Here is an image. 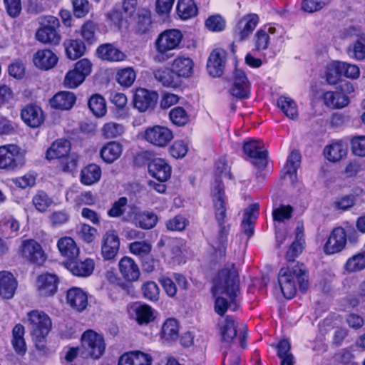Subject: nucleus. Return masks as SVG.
Here are the masks:
<instances>
[{"label": "nucleus", "instance_id": "69168bd1", "mask_svg": "<svg viewBox=\"0 0 365 365\" xmlns=\"http://www.w3.org/2000/svg\"><path fill=\"white\" fill-rule=\"evenodd\" d=\"M128 199L125 197H121L115 201L111 207L108 210V215L110 217H119L122 216L126 210Z\"/></svg>", "mask_w": 365, "mask_h": 365}, {"label": "nucleus", "instance_id": "9d476101", "mask_svg": "<svg viewBox=\"0 0 365 365\" xmlns=\"http://www.w3.org/2000/svg\"><path fill=\"white\" fill-rule=\"evenodd\" d=\"M59 26V21L57 18L52 16H48L46 19V24L36 31V39L43 43L58 44L61 36L57 29Z\"/></svg>", "mask_w": 365, "mask_h": 365}, {"label": "nucleus", "instance_id": "79ce46f5", "mask_svg": "<svg viewBox=\"0 0 365 365\" xmlns=\"http://www.w3.org/2000/svg\"><path fill=\"white\" fill-rule=\"evenodd\" d=\"M123 148L120 143L113 141L105 145L101 150L102 159L111 163L117 160L122 154Z\"/></svg>", "mask_w": 365, "mask_h": 365}, {"label": "nucleus", "instance_id": "8fccbe9b", "mask_svg": "<svg viewBox=\"0 0 365 365\" xmlns=\"http://www.w3.org/2000/svg\"><path fill=\"white\" fill-rule=\"evenodd\" d=\"M19 230V222L11 215H5L0 220V232L11 237Z\"/></svg>", "mask_w": 365, "mask_h": 365}, {"label": "nucleus", "instance_id": "f8f14e48", "mask_svg": "<svg viewBox=\"0 0 365 365\" xmlns=\"http://www.w3.org/2000/svg\"><path fill=\"white\" fill-rule=\"evenodd\" d=\"M24 154L21 148L16 145H7L0 147V169H14L21 163Z\"/></svg>", "mask_w": 365, "mask_h": 365}, {"label": "nucleus", "instance_id": "e433bc0d", "mask_svg": "<svg viewBox=\"0 0 365 365\" xmlns=\"http://www.w3.org/2000/svg\"><path fill=\"white\" fill-rule=\"evenodd\" d=\"M66 198L68 201L71 200L78 207L83 205H93L96 203V197L91 192H78L75 188H71L67 191Z\"/></svg>", "mask_w": 365, "mask_h": 365}, {"label": "nucleus", "instance_id": "37998d69", "mask_svg": "<svg viewBox=\"0 0 365 365\" xmlns=\"http://www.w3.org/2000/svg\"><path fill=\"white\" fill-rule=\"evenodd\" d=\"M179 335V324L174 318L167 319L163 324L160 336L166 341H174Z\"/></svg>", "mask_w": 365, "mask_h": 365}, {"label": "nucleus", "instance_id": "6e6d98bb", "mask_svg": "<svg viewBox=\"0 0 365 365\" xmlns=\"http://www.w3.org/2000/svg\"><path fill=\"white\" fill-rule=\"evenodd\" d=\"M153 76L156 81L166 87H173L175 86L172 71L168 68L163 67L153 71Z\"/></svg>", "mask_w": 365, "mask_h": 365}, {"label": "nucleus", "instance_id": "393cba45", "mask_svg": "<svg viewBox=\"0 0 365 365\" xmlns=\"http://www.w3.org/2000/svg\"><path fill=\"white\" fill-rule=\"evenodd\" d=\"M21 117L23 121L31 128L39 127L44 121L41 108L37 106L29 105L22 109Z\"/></svg>", "mask_w": 365, "mask_h": 365}, {"label": "nucleus", "instance_id": "2eb2a0df", "mask_svg": "<svg viewBox=\"0 0 365 365\" xmlns=\"http://www.w3.org/2000/svg\"><path fill=\"white\" fill-rule=\"evenodd\" d=\"M347 235L345 230L341 227L334 228L330 233L324 246L326 255H334L341 252L346 247Z\"/></svg>", "mask_w": 365, "mask_h": 365}, {"label": "nucleus", "instance_id": "4c0bfd02", "mask_svg": "<svg viewBox=\"0 0 365 365\" xmlns=\"http://www.w3.org/2000/svg\"><path fill=\"white\" fill-rule=\"evenodd\" d=\"M301 156L299 152L293 150L290 153L285 166L284 167V178H288L292 183L297 181V171L300 166Z\"/></svg>", "mask_w": 365, "mask_h": 365}, {"label": "nucleus", "instance_id": "774afa93", "mask_svg": "<svg viewBox=\"0 0 365 365\" xmlns=\"http://www.w3.org/2000/svg\"><path fill=\"white\" fill-rule=\"evenodd\" d=\"M352 153L360 157H365V135L354 136L351 140Z\"/></svg>", "mask_w": 365, "mask_h": 365}, {"label": "nucleus", "instance_id": "cd10ccee", "mask_svg": "<svg viewBox=\"0 0 365 365\" xmlns=\"http://www.w3.org/2000/svg\"><path fill=\"white\" fill-rule=\"evenodd\" d=\"M119 270L123 277L128 282H135L140 272L138 264L130 257H123L118 263Z\"/></svg>", "mask_w": 365, "mask_h": 365}, {"label": "nucleus", "instance_id": "473e14b6", "mask_svg": "<svg viewBox=\"0 0 365 365\" xmlns=\"http://www.w3.org/2000/svg\"><path fill=\"white\" fill-rule=\"evenodd\" d=\"M16 287L17 282L11 273L0 272V296L4 299H11Z\"/></svg>", "mask_w": 365, "mask_h": 365}, {"label": "nucleus", "instance_id": "a18cd8bd", "mask_svg": "<svg viewBox=\"0 0 365 365\" xmlns=\"http://www.w3.org/2000/svg\"><path fill=\"white\" fill-rule=\"evenodd\" d=\"M134 312L135 319L139 324H148L155 318L156 312L150 305L146 304L136 306Z\"/></svg>", "mask_w": 365, "mask_h": 365}, {"label": "nucleus", "instance_id": "6ab92c4d", "mask_svg": "<svg viewBox=\"0 0 365 365\" xmlns=\"http://www.w3.org/2000/svg\"><path fill=\"white\" fill-rule=\"evenodd\" d=\"M230 92L232 96L240 99L249 98L250 94V83L243 71L235 68L233 83Z\"/></svg>", "mask_w": 365, "mask_h": 365}, {"label": "nucleus", "instance_id": "bf43d9fd", "mask_svg": "<svg viewBox=\"0 0 365 365\" xmlns=\"http://www.w3.org/2000/svg\"><path fill=\"white\" fill-rule=\"evenodd\" d=\"M341 73L340 72L339 61H332L326 67L325 78L328 83L335 85L338 83Z\"/></svg>", "mask_w": 365, "mask_h": 365}, {"label": "nucleus", "instance_id": "de8ad7c7", "mask_svg": "<svg viewBox=\"0 0 365 365\" xmlns=\"http://www.w3.org/2000/svg\"><path fill=\"white\" fill-rule=\"evenodd\" d=\"M176 9L182 19H188L197 13V8L193 0H178Z\"/></svg>", "mask_w": 365, "mask_h": 365}, {"label": "nucleus", "instance_id": "39448f33", "mask_svg": "<svg viewBox=\"0 0 365 365\" xmlns=\"http://www.w3.org/2000/svg\"><path fill=\"white\" fill-rule=\"evenodd\" d=\"M26 322L33 339L36 343H41L51 329L50 317L43 312L33 310L27 314Z\"/></svg>", "mask_w": 365, "mask_h": 365}, {"label": "nucleus", "instance_id": "412c9836", "mask_svg": "<svg viewBox=\"0 0 365 365\" xmlns=\"http://www.w3.org/2000/svg\"><path fill=\"white\" fill-rule=\"evenodd\" d=\"M259 17L256 14H248L237 22L235 31L240 41L245 40L257 27Z\"/></svg>", "mask_w": 365, "mask_h": 365}, {"label": "nucleus", "instance_id": "423d86ee", "mask_svg": "<svg viewBox=\"0 0 365 365\" xmlns=\"http://www.w3.org/2000/svg\"><path fill=\"white\" fill-rule=\"evenodd\" d=\"M106 349L103 336L93 330L86 331L81 336L80 356L83 359H98Z\"/></svg>", "mask_w": 365, "mask_h": 365}, {"label": "nucleus", "instance_id": "13d9d810", "mask_svg": "<svg viewBox=\"0 0 365 365\" xmlns=\"http://www.w3.org/2000/svg\"><path fill=\"white\" fill-rule=\"evenodd\" d=\"M36 209L41 212H45L53 203V200L43 191H38L32 199Z\"/></svg>", "mask_w": 365, "mask_h": 365}, {"label": "nucleus", "instance_id": "4be33fe9", "mask_svg": "<svg viewBox=\"0 0 365 365\" xmlns=\"http://www.w3.org/2000/svg\"><path fill=\"white\" fill-rule=\"evenodd\" d=\"M194 62L186 55H179L172 62L173 73L180 78H189L193 73Z\"/></svg>", "mask_w": 365, "mask_h": 365}, {"label": "nucleus", "instance_id": "58836bf2", "mask_svg": "<svg viewBox=\"0 0 365 365\" xmlns=\"http://www.w3.org/2000/svg\"><path fill=\"white\" fill-rule=\"evenodd\" d=\"M101 178V169L96 164H90L82 169L80 179L82 184L92 185L98 182Z\"/></svg>", "mask_w": 365, "mask_h": 365}, {"label": "nucleus", "instance_id": "20e7f679", "mask_svg": "<svg viewBox=\"0 0 365 365\" xmlns=\"http://www.w3.org/2000/svg\"><path fill=\"white\" fill-rule=\"evenodd\" d=\"M182 38L178 29H167L160 33L154 42L153 61L156 63L167 61L172 56L171 51L179 48Z\"/></svg>", "mask_w": 365, "mask_h": 365}, {"label": "nucleus", "instance_id": "b1692460", "mask_svg": "<svg viewBox=\"0 0 365 365\" xmlns=\"http://www.w3.org/2000/svg\"><path fill=\"white\" fill-rule=\"evenodd\" d=\"M58 58L50 49L37 51L33 56L34 65L39 69L48 71L53 68L58 63Z\"/></svg>", "mask_w": 365, "mask_h": 365}, {"label": "nucleus", "instance_id": "dca6fc26", "mask_svg": "<svg viewBox=\"0 0 365 365\" xmlns=\"http://www.w3.org/2000/svg\"><path fill=\"white\" fill-rule=\"evenodd\" d=\"M158 99V95L156 92L140 88L136 89L134 94V107L140 112H145L155 107Z\"/></svg>", "mask_w": 365, "mask_h": 365}, {"label": "nucleus", "instance_id": "7ed1b4c3", "mask_svg": "<svg viewBox=\"0 0 365 365\" xmlns=\"http://www.w3.org/2000/svg\"><path fill=\"white\" fill-rule=\"evenodd\" d=\"M212 198L215 219L220 227V236L217 242H215L212 246L220 256L225 255L227 244V237L228 234L227 229L224 226L226 218V203L225 193L222 185L217 182L212 191Z\"/></svg>", "mask_w": 365, "mask_h": 365}, {"label": "nucleus", "instance_id": "aec40b11", "mask_svg": "<svg viewBox=\"0 0 365 365\" xmlns=\"http://www.w3.org/2000/svg\"><path fill=\"white\" fill-rule=\"evenodd\" d=\"M66 303L73 310L81 312L88 306V294L79 287H71L66 292Z\"/></svg>", "mask_w": 365, "mask_h": 365}, {"label": "nucleus", "instance_id": "f03ea898", "mask_svg": "<svg viewBox=\"0 0 365 365\" xmlns=\"http://www.w3.org/2000/svg\"><path fill=\"white\" fill-rule=\"evenodd\" d=\"M296 281L299 288L304 291L307 289L308 279L303 264L299 263L292 267H283L279 270L278 282L284 297L292 299L297 291Z\"/></svg>", "mask_w": 365, "mask_h": 365}, {"label": "nucleus", "instance_id": "f3484780", "mask_svg": "<svg viewBox=\"0 0 365 365\" xmlns=\"http://www.w3.org/2000/svg\"><path fill=\"white\" fill-rule=\"evenodd\" d=\"M227 62V52L222 48H217L210 53L207 68L209 74L213 77L222 75Z\"/></svg>", "mask_w": 365, "mask_h": 365}, {"label": "nucleus", "instance_id": "7c9ffc66", "mask_svg": "<svg viewBox=\"0 0 365 365\" xmlns=\"http://www.w3.org/2000/svg\"><path fill=\"white\" fill-rule=\"evenodd\" d=\"M348 153V148L346 143L337 140L325 146L324 155L330 162H339L345 158Z\"/></svg>", "mask_w": 365, "mask_h": 365}, {"label": "nucleus", "instance_id": "a19ab883", "mask_svg": "<svg viewBox=\"0 0 365 365\" xmlns=\"http://www.w3.org/2000/svg\"><path fill=\"white\" fill-rule=\"evenodd\" d=\"M277 106L289 118L295 120L298 117V109L296 102L290 97L282 96L277 101Z\"/></svg>", "mask_w": 365, "mask_h": 365}, {"label": "nucleus", "instance_id": "09e8293b", "mask_svg": "<svg viewBox=\"0 0 365 365\" xmlns=\"http://www.w3.org/2000/svg\"><path fill=\"white\" fill-rule=\"evenodd\" d=\"M275 29L269 27L258 30L255 35V47L257 51L265 50L268 48L270 38L269 34H274Z\"/></svg>", "mask_w": 365, "mask_h": 365}, {"label": "nucleus", "instance_id": "4d7b16f0", "mask_svg": "<svg viewBox=\"0 0 365 365\" xmlns=\"http://www.w3.org/2000/svg\"><path fill=\"white\" fill-rule=\"evenodd\" d=\"M78 235L83 242L87 244H91L96 240L98 233L95 227L83 223L79 226Z\"/></svg>", "mask_w": 365, "mask_h": 365}, {"label": "nucleus", "instance_id": "3c124183", "mask_svg": "<svg viewBox=\"0 0 365 365\" xmlns=\"http://www.w3.org/2000/svg\"><path fill=\"white\" fill-rule=\"evenodd\" d=\"M88 107L96 117H102L106 113V101L99 94H94L90 98Z\"/></svg>", "mask_w": 365, "mask_h": 365}, {"label": "nucleus", "instance_id": "6e6552de", "mask_svg": "<svg viewBox=\"0 0 365 365\" xmlns=\"http://www.w3.org/2000/svg\"><path fill=\"white\" fill-rule=\"evenodd\" d=\"M92 70V63L87 58H83L75 63L74 68L65 75L63 85L69 89L78 88Z\"/></svg>", "mask_w": 365, "mask_h": 365}, {"label": "nucleus", "instance_id": "5fc2aeb1", "mask_svg": "<svg viewBox=\"0 0 365 365\" xmlns=\"http://www.w3.org/2000/svg\"><path fill=\"white\" fill-rule=\"evenodd\" d=\"M135 78V72L130 67L120 69L116 73L117 82L124 87H130L134 83Z\"/></svg>", "mask_w": 365, "mask_h": 365}, {"label": "nucleus", "instance_id": "c756f323", "mask_svg": "<svg viewBox=\"0 0 365 365\" xmlns=\"http://www.w3.org/2000/svg\"><path fill=\"white\" fill-rule=\"evenodd\" d=\"M57 247L61 255L70 262L79 255L80 248L75 240L70 237L60 238L57 242Z\"/></svg>", "mask_w": 365, "mask_h": 365}, {"label": "nucleus", "instance_id": "ea45409f", "mask_svg": "<svg viewBox=\"0 0 365 365\" xmlns=\"http://www.w3.org/2000/svg\"><path fill=\"white\" fill-rule=\"evenodd\" d=\"M158 221V216L153 212L143 211L135 213L133 222L135 226L143 230L153 228Z\"/></svg>", "mask_w": 365, "mask_h": 365}, {"label": "nucleus", "instance_id": "c85d7f7f", "mask_svg": "<svg viewBox=\"0 0 365 365\" xmlns=\"http://www.w3.org/2000/svg\"><path fill=\"white\" fill-rule=\"evenodd\" d=\"M150 174L160 182L168 180L171 175V167L162 158L153 160L148 165Z\"/></svg>", "mask_w": 365, "mask_h": 365}, {"label": "nucleus", "instance_id": "c03bdc74", "mask_svg": "<svg viewBox=\"0 0 365 365\" xmlns=\"http://www.w3.org/2000/svg\"><path fill=\"white\" fill-rule=\"evenodd\" d=\"M66 56L71 60H76L83 55L86 47L80 40L67 39L63 42Z\"/></svg>", "mask_w": 365, "mask_h": 365}, {"label": "nucleus", "instance_id": "a211bd4d", "mask_svg": "<svg viewBox=\"0 0 365 365\" xmlns=\"http://www.w3.org/2000/svg\"><path fill=\"white\" fill-rule=\"evenodd\" d=\"M120 239L114 230L106 232L101 240V255L105 260L113 259L118 253Z\"/></svg>", "mask_w": 365, "mask_h": 365}, {"label": "nucleus", "instance_id": "052dcab7", "mask_svg": "<svg viewBox=\"0 0 365 365\" xmlns=\"http://www.w3.org/2000/svg\"><path fill=\"white\" fill-rule=\"evenodd\" d=\"M151 245L145 241H136L129 245L130 252L141 258L145 257L150 253Z\"/></svg>", "mask_w": 365, "mask_h": 365}, {"label": "nucleus", "instance_id": "f257e3e1", "mask_svg": "<svg viewBox=\"0 0 365 365\" xmlns=\"http://www.w3.org/2000/svg\"><path fill=\"white\" fill-rule=\"evenodd\" d=\"M212 284L215 312L222 316L228 308L235 311L240 295V279L235 266L229 264L219 270L213 278Z\"/></svg>", "mask_w": 365, "mask_h": 365}, {"label": "nucleus", "instance_id": "ddd939ff", "mask_svg": "<svg viewBox=\"0 0 365 365\" xmlns=\"http://www.w3.org/2000/svg\"><path fill=\"white\" fill-rule=\"evenodd\" d=\"M145 140L158 147H165L173 138V132L166 127L154 125L148 127L144 131Z\"/></svg>", "mask_w": 365, "mask_h": 365}, {"label": "nucleus", "instance_id": "9b49d317", "mask_svg": "<svg viewBox=\"0 0 365 365\" xmlns=\"http://www.w3.org/2000/svg\"><path fill=\"white\" fill-rule=\"evenodd\" d=\"M243 151L255 167L261 169L266 166L267 151L262 141L252 140L245 143Z\"/></svg>", "mask_w": 365, "mask_h": 365}, {"label": "nucleus", "instance_id": "4468645a", "mask_svg": "<svg viewBox=\"0 0 365 365\" xmlns=\"http://www.w3.org/2000/svg\"><path fill=\"white\" fill-rule=\"evenodd\" d=\"M220 329L222 337L227 342L231 341L239 332L238 336L241 346L242 348L245 347L244 341L246 337V327L244 324H242L239 326L233 317L227 316Z\"/></svg>", "mask_w": 365, "mask_h": 365}, {"label": "nucleus", "instance_id": "680f3d73", "mask_svg": "<svg viewBox=\"0 0 365 365\" xmlns=\"http://www.w3.org/2000/svg\"><path fill=\"white\" fill-rule=\"evenodd\" d=\"M124 131L123 126L115 122L106 123L102 128V133L106 138H115L120 136Z\"/></svg>", "mask_w": 365, "mask_h": 365}, {"label": "nucleus", "instance_id": "e2e57ef3", "mask_svg": "<svg viewBox=\"0 0 365 365\" xmlns=\"http://www.w3.org/2000/svg\"><path fill=\"white\" fill-rule=\"evenodd\" d=\"M341 76L351 79H357L360 76V69L355 64L339 61Z\"/></svg>", "mask_w": 365, "mask_h": 365}, {"label": "nucleus", "instance_id": "0eeeda50", "mask_svg": "<svg viewBox=\"0 0 365 365\" xmlns=\"http://www.w3.org/2000/svg\"><path fill=\"white\" fill-rule=\"evenodd\" d=\"M71 150V143L68 140L58 139L54 141L46 152V158L61 159L59 168L63 172L71 171L76 167L77 161L68 153Z\"/></svg>", "mask_w": 365, "mask_h": 365}, {"label": "nucleus", "instance_id": "338daca9", "mask_svg": "<svg viewBox=\"0 0 365 365\" xmlns=\"http://www.w3.org/2000/svg\"><path fill=\"white\" fill-rule=\"evenodd\" d=\"M169 117L170 120L177 125H184L189 120L188 115L182 107H176L170 111Z\"/></svg>", "mask_w": 365, "mask_h": 365}, {"label": "nucleus", "instance_id": "f704fd0d", "mask_svg": "<svg viewBox=\"0 0 365 365\" xmlns=\"http://www.w3.org/2000/svg\"><path fill=\"white\" fill-rule=\"evenodd\" d=\"M76 95L70 91H61L55 94L50 100L52 108L60 110H69L75 104Z\"/></svg>", "mask_w": 365, "mask_h": 365}, {"label": "nucleus", "instance_id": "a878e982", "mask_svg": "<svg viewBox=\"0 0 365 365\" xmlns=\"http://www.w3.org/2000/svg\"><path fill=\"white\" fill-rule=\"evenodd\" d=\"M58 277L53 274H43L38 277L37 289L42 296L53 295L57 291Z\"/></svg>", "mask_w": 365, "mask_h": 365}, {"label": "nucleus", "instance_id": "c9c22d12", "mask_svg": "<svg viewBox=\"0 0 365 365\" xmlns=\"http://www.w3.org/2000/svg\"><path fill=\"white\" fill-rule=\"evenodd\" d=\"M324 104L332 109H340L347 106L349 98L347 95L339 91H327L323 95Z\"/></svg>", "mask_w": 365, "mask_h": 365}, {"label": "nucleus", "instance_id": "1a4fd4ad", "mask_svg": "<svg viewBox=\"0 0 365 365\" xmlns=\"http://www.w3.org/2000/svg\"><path fill=\"white\" fill-rule=\"evenodd\" d=\"M17 252L24 260L37 265L43 264L46 259L41 245L32 239L22 240Z\"/></svg>", "mask_w": 365, "mask_h": 365}, {"label": "nucleus", "instance_id": "72a5a7b5", "mask_svg": "<svg viewBox=\"0 0 365 365\" xmlns=\"http://www.w3.org/2000/svg\"><path fill=\"white\" fill-rule=\"evenodd\" d=\"M354 35L359 37L353 43L350 44L346 50L351 58L361 61L365 59V34L360 36V31L355 28H351Z\"/></svg>", "mask_w": 365, "mask_h": 365}, {"label": "nucleus", "instance_id": "0e129e2a", "mask_svg": "<svg viewBox=\"0 0 365 365\" xmlns=\"http://www.w3.org/2000/svg\"><path fill=\"white\" fill-rule=\"evenodd\" d=\"M331 0H302L301 8L304 12L314 13L323 9Z\"/></svg>", "mask_w": 365, "mask_h": 365}, {"label": "nucleus", "instance_id": "49530a36", "mask_svg": "<svg viewBox=\"0 0 365 365\" xmlns=\"http://www.w3.org/2000/svg\"><path fill=\"white\" fill-rule=\"evenodd\" d=\"M24 327L21 324H16L12 330L11 344L15 351L19 354H24L26 349V343L24 338Z\"/></svg>", "mask_w": 365, "mask_h": 365}, {"label": "nucleus", "instance_id": "864d4df0", "mask_svg": "<svg viewBox=\"0 0 365 365\" xmlns=\"http://www.w3.org/2000/svg\"><path fill=\"white\" fill-rule=\"evenodd\" d=\"M349 272L361 271L365 268V253H358L349 258L344 266Z\"/></svg>", "mask_w": 365, "mask_h": 365}, {"label": "nucleus", "instance_id": "5701e85b", "mask_svg": "<svg viewBox=\"0 0 365 365\" xmlns=\"http://www.w3.org/2000/svg\"><path fill=\"white\" fill-rule=\"evenodd\" d=\"M153 356L141 351H131L122 354L118 365H152Z\"/></svg>", "mask_w": 365, "mask_h": 365}, {"label": "nucleus", "instance_id": "603ef678", "mask_svg": "<svg viewBox=\"0 0 365 365\" xmlns=\"http://www.w3.org/2000/svg\"><path fill=\"white\" fill-rule=\"evenodd\" d=\"M141 292L145 299L155 302L160 298V288L153 281H146L141 285Z\"/></svg>", "mask_w": 365, "mask_h": 365}, {"label": "nucleus", "instance_id": "2f4dec72", "mask_svg": "<svg viewBox=\"0 0 365 365\" xmlns=\"http://www.w3.org/2000/svg\"><path fill=\"white\" fill-rule=\"evenodd\" d=\"M96 53L99 58L110 62L122 61L126 58L123 51L110 43H104L98 46Z\"/></svg>", "mask_w": 365, "mask_h": 365}, {"label": "nucleus", "instance_id": "bb28decb", "mask_svg": "<svg viewBox=\"0 0 365 365\" xmlns=\"http://www.w3.org/2000/svg\"><path fill=\"white\" fill-rule=\"evenodd\" d=\"M95 267L93 259L86 258L84 260L71 261L66 263V268L75 276L86 277L90 276Z\"/></svg>", "mask_w": 365, "mask_h": 365}]
</instances>
